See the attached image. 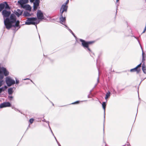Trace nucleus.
<instances>
[{"label":"nucleus","instance_id":"nucleus-19","mask_svg":"<svg viewBox=\"0 0 146 146\" xmlns=\"http://www.w3.org/2000/svg\"><path fill=\"white\" fill-rule=\"evenodd\" d=\"M4 8L5 9H8L9 10L10 8L8 5L7 3V2H5L4 3Z\"/></svg>","mask_w":146,"mask_h":146},{"label":"nucleus","instance_id":"nucleus-26","mask_svg":"<svg viewBox=\"0 0 146 146\" xmlns=\"http://www.w3.org/2000/svg\"><path fill=\"white\" fill-rule=\"evenodd\" d=\"M29 14L27 12H25L24 13L23 15L25 16H27L29 15Z\"/></svg>","mask_w":146,"mask_h":146},{"label":"nucleus","instance_id":"nucleus-21","mask_svg":"<svg viewBox=\"0 0 146 146\" xmlns=\"http://www.w3.org/2000/svg\"><path fill=\"white\" fill-rule=\"evenodd\" d=\"M142 62H144L145 60L146 55L143 52L142 53Z\"/></svg>","mask_w":146,"mask_h":146},{"label":"nucleus","instance_id":"nucleus-7","mask_svg":"<svg viewBox=\"0 0 146 146\" xmlns=\"http://www.w3.org/2000/svg\"><path fill=\"white\" fill-rule=\"evenodd\" d=\"M11 104L9 102H4L0 104V108L11 106Z\"/></svg>","mask_w":146,"mask_h":146},{"label":"nucleus","instance_id":"nucleus-27","mask_svg":"<svg viewBox=\"0 0 146 146\" xmlns=\"http://www.w3.org/2000/svg\"><path fill=\"white\" fill-rule=\"evenodd\" d=\"M16 80V84H18L19 83V80L18 79H15Z\"/></svg>","mask_w":146,"mask_h":146},{"label":"nucleus","instance_id":"nucleus-8","mask_svg":"<svg viewBox=\"0 0 146 146\" xmlns=\"http://www.w3.org/2000/svg\"><path fill=\"white\" fill-rule=\"evenodd\" d=\"M141 63L140 64L138 65L135 68L132 69L130 70L131 72H133L136 71L137 73H138L140 71V69L139 68H138L139 67H141Z\"/></svg>","mask_w":146,"mask_h":146},{"label":"nucleus","instance_id":"nucleus-30","mask_svg":"<svg viewBox=\"0 0 146 146\" xmlns=\"http://www.w3.org/2000/svg\"><path fill=\"white\" fill-rule=\"evenodd\" d=\"M35 0H30V1L31 2H33Z\"/></svg>","mask_w":146,"mask_h":146},{"label":"nucleus","instance_id":"nucleus-6","mask_svg":"<svg viewBox=\"0 0 146 146\" xmlns=\"http://www.w3.org/2000/svg\"><path fill=\"white\" fill-rule=\"evenodd\" d=\"M37 18L38 19H42L44 18L42 13L40 10H38L37 13Z\"/></svg>","mask_w":146,"mask_h":146},{"label":"nucleus","instance_id":"nucleus-9","mask_svg":"<svg viewBox=\"0 0 146 146\" xmlns=\"http://www.w3.org/2000/svg\"><path fill=\"white\" fill-rule=\"evenodd\" d=\"M39 0H36L34 3L33 9L35 11L38 8L39 3Z\"/></svg>","mask_w":146,"mask_h":146},{"label":"nucleus","instance_id":"nucleus-29","mask_svg":"<svg viewBox=\"0 0 146 146\" xmlns=\"http://www.w3.org/2000/svg\"><path fill=\"white\" fill-rule=\"evenodd\" d=\"M79 102V101H76V102H75L73 103H72V104H78V102Z\"/></svg>","mask_w":146,"mask_h":146},{"label":"nucleus","instance_id":"nucleus-23","mask_svg":"<svg viewBox=\"0 0 146 146\" xmlns=\"http://www.w3.org/2000/svg\"><path fill=\"white\" fill-rule=\"evenodd\" d=\"M65 27L67 28V29H68V30L72 34V35L75 37V36L74 35V33H73L72 30L69 29L66 25H65Z\"/></svg>","mask_w":146,"mask_h":146},{"label":"nucleus","instance_id":"nucleus-12","mask_svg":"<svg viewBox=\"0 0 146 146\" xmlns=\"http://www.w3.org/2000/svg\"><path fill=\"white\" fill-rule=\"evenodd\" d=\"M60 22L61 24L64 25L65 26L66 25H65L66 18L65 17H63L62 16V14H61V17L60 18Z\"/></svg>","mask_w":146,"mask_h":146},{"label":"nucleus","instance_id":"nucleus-16","mask_svg":"<svg viewBox=\"0 0 146 146\" xmlns=\"http://www.w3.org/2000/svg\"><path fill=\"white\" fill-rule=\"evenodd\" d=\"M142 70L144 73L146 74V66L144 64L142 65Z\"/></svg>","mask_w":146,"mask_h":146},{"label":"nucleus","instance_id":"nucleus-1","mask_svg":"<svg viewBox=\"0 0 146 146\" xmlns=\"http://www.w3.org/2000/svg\"><path fill=\"white\" fill-rule=\"evenodd\" d=\"M11 14L9 11H6L5 9L2 11V14L4 19V23L6 28L9 29L12 27H18L19 26V21H16V17L15 15L12 14L11 15L9 18H7L5 19V17H9Z\"/></svg>","mask_w":146,"mask_h":146},{"label":"nucleus","instance_id":"nucleus-11","mask_svg":"<svg viewBox=\"0 0 146 146\" xmlns=\"http://www.w3.org/2000/svg\"><path fill=\"white\" fill-rule=\"evenodd\" d=\"M29 2V0H20L18 1V3L21 6L25 5Z\"/></svg>","mask_w":146,"mask_h":146},{"label":"nucleus","instance_id":"nucleus-3","mask_svg":"<svg viewBox=\"0 0 146 146\" xmlns=\"http://www.w3.org/2000/svg\"><path fill=\"white\" fill-rule=\"evenodd\" d=\"M39 21L36 18H29L25 22V24L27 25H36L39 23Z\"/></svg>","mask_w":146,"mask_h":146},{"label":"nucleus","instance_id":"nucleus-34","mask_svg":"<svg viewBox=\"0 0 146 146\" xmlns=\"http://www.w3.org/2000/svg\"><path fill=\"white\" fill-rule=\"evenodd\" d=\"M58 145H59V146H60V145L59 144H58Z\"/></svg>","mask_w":146,"mask_h":146},{"label":"nucleus","instance_id":"nucleus-22","mask_svg":"<svg viewBox=\"0 0 146 146\" xmlns=\"http://www.w3.org/2000/svg\"><path fill=\"white\" fill-rule=\"evenodd\" d=\"M110 95V93L109 92H108L107 93L106 95V96L105 98L106 100L109 97Z\"/></svg>","mask_w":146,"mask_h":146},{"label":"nucleus","instance_id":"nucleus-35","mask_svg":"<svg viewBox=\"0 0 146 146\" xmlns=\"http://www.w3.org/2000/svg\"><path fill=\"white\" fill-rule=\"evenodd\" d=\"M146 1V0H145Z\"/></svg>","mask_w":146,"mask_h":146},{"label":"nucleus","instance_id":"nucleus-13","mask_svg":"<svg viewBox=\"0 0 146 146\" xmlns=\"http://www.w3.org/2000/svg\"><path fill=\"white\" fill-rule=\"evenodd\" d=\"M15 14L18 17H19L20 15H22L23 12L21 10L17 9L16 11H15L14 12Z\"/></svg>","mask_w":146,"mask_h":146},{"label":"nucleus","instance_id":"nucleus-2","mask_svg":"<svg viewBox=\"0 0 146 146\" xmlns=\"http://www.w3.org/2000/svg\"><path fill=\"white\" fill-rule=\"evenodd\" d=\"M9 72L4 67L0 66V87L4 84V82L2 79L3 78L4 75L5 76L9 75Z\"/></svg>","mask_w":146,"mask_h":146},{"label":"nucleus","instance_id":"nucleus-24","mask_svg":"<svg viewBox=\"0 0 146 146\" xmlns=\"http://www.w3.org/2000/svg\"><path fill=\"white\" fill-rule=\"evenodd\" d=\"M34 120V119H30L29 120V122L31 124L33 123Z\"/></svg>","mask_w":146,"mask_h":146},{"label":"nucleus","instance_id":"nucleus-14","mask_svg":"<svg viewBox=\"0 0 146 146\" xmlns=\"http://www.w3.org/2000/svg\"><path fill=\"white\" fill-rule=\"evenodd\" d=\"M21 7L23 9L29 11H31V6L28 5H25Z\"/></svg>","mask_w":146,"mask_h":146},{"label":"nucleus","instance_id":"nucleus-4","mask_svg":"<svg viewBox=\"0 0 146 146\" xmlns=\"http://www.w3.org/2000/svg\"><path fill=\"white\" fill-rule=\"evenodd\" d=\"M5 80L8 86H10L15 83V80L12 79L10 76L7 77Z\"/></svg>","mask_w":146,"mask_h":146},{"label":"nucleus","instance_id":"nucleus-18","mask_svg":"<svg viewBox=\"0 0 146 146\" xmlns=\"http://www.w3.org/2000/svg\"><path fill=\"white\" fill-rule=\"evenodd\" d=\"M106 104L105 102H103L102 104V106L103 109L104 110V117L105 118V108L106 107Z\"/></svg>","mask_w":146,"mask_h":146},{"label":"nucleus","instance_id":"nucleus-32","mask_svg":"<svg viewBox=\"0 0 146 146\" xmlns=\"http://www.w3.org/2000/svg\"><path fill=\"white\" fill-rule=\"evenodd\" d=\"M27 79H29L26 78V79H24V80H27Z\"/></svg>","mask_w":146,"mask_h":146},{"label":"nucleus","instance_id":"nucleus-5","mask_svg":"<svg viewBox=\"0 0 146 146\" xmlns=\"http://www.w3.org/2000/svg\"><path fill=\"white\" fill-rule=\"evenodd\" d=\"M80 40L82 42V45L84 48H87L89 51H91L90 49L88 48V46L89 44L92 43L91 42H86L81 39H80Z\"/></svg>","mask_w":146,"mask_h":146},{"label":"nucleus","instance_id":"nucleus-20","mask_svg":"<svg viewBox=\"0 0 146 146\" xmlns=\"http://www.w3.org/2000/svg\"><path fill=\"white\" fill-rule=\"evenodd\" d=\"M4 8V3L0 4V11H1Z\"/></svg>","mask_w":146,"mask_h":146},{"label":"nucleus","instance_id":"nucleus-17","mask_svg":"<svg viewBox=\"0 0 146 146\" xmlns=\"http://www.w3.org/2000/svg\"><path fill=\"white\" fill-rule=\"evenodd\" d=\"M7 87L6 86H5L3 87L0 88V94H1L2 92L4 91L5 89H7Z\"/></svg>","mask_w":146,"mask_h":146},{"label":"nucleus","instance_id":"nucleus-31","mask_svg":"<svg viewBox=\"0 0 146 146\" xmlns=\"http://www.w3.org/2000/svg\"><path fill=\"white\" fill-rule=\"evenodd\" d=\"M119 1V0H116V3H118Z\"/></svg>","mask_w":146,"mask_h":146},{"label":"nucleus","instance_id":"nucleus-15","mask_svg":"<svg viewBox=\"0 0 146 146\" xmlns=\"http://www.w3.org/2000/svg\"><path fill=\"white\" fill-rule=\"evenodd\" d=\"M8 92L9 95H12L13 92V88H9L8 90Z\"/></svg>","mask_w":146,"mask_h":146},{"label":"nucleus","instance_id":"nucleus-28","mask_svg":"<svg viewBox=\"0 0 146 146\" xmlns=\"http://www.w3.org/2000/svg\"><path fill=\"white\" fill-rule=\"evenodd\" d=\"M69 0H67L66 1V3L64 4V5H66V4L68 3Z\"/></svg>","mask_w":146,"mask_h":146},{"label":"nucleus","instance_id":"nucleus-10","mask_svg":"<svg viewBox=\"0 0 146 146\" xmlns=\"http://www.w3.org/2000/svg\"><path fill=\"white\" fill-rule=\"evenodd\" d=\"M67 9V6L64 5L63 4L61 7L60 10V13L61 14H62L64 11H66Z\"/></svg>","mask_w":146,"mask_h":146},{"label":"nucleus","instance_id":"nucleus-33","mask_svg":"<svg viewBox=\"0 0 146 146\" xmlns=\"http://www.w3.org/2000/svg\"><path fill=\"white\" fill-rule=\"evenodd\" d=\"M51 130V131L52 133L53 134V135H54V134H53V133H52V131Z\"/></svg>","mask_w":146,"mask_h":146},{"label":"nucleus","instance_id":"nucleus-25","mask_svg":"<svg viewBox=\"0 0 146 146\" xmlns=\"http://www.w3.org/2000/svg\"><path fill=\"white\" fill-rule=\"evenodd\" d=\"M8 97L9 98V100H11L13 98V96H11V95H9V96Z\"/></svg>","mask_w":146,"mask_h":146}]
</instances>
